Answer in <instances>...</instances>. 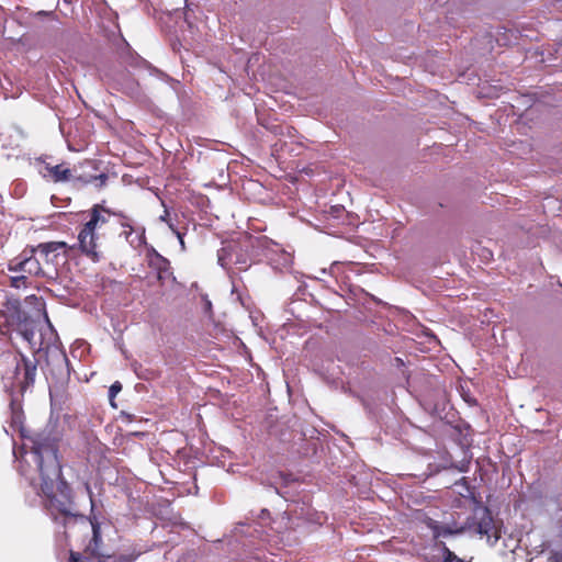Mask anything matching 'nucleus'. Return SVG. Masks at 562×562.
I'll return each mask as SVG.
<instances>
[{
  "instance_id": "obj_6",
  "label": "nucleus",
  "mask_w": 562,
  "mask_h": 562,
  "mask_svg": "<svg viewBox=\"0 0 562 562\" xmlns=\"http://www.w3.org/2000/svg\"><path fill=\"white\" fill-rule=\"evenodd\" d=\"M149 266L157 271V278L159 281L165 282L169 279L172 281L176 280L171 272L169 260L159 255L158 252L155 251L154 255L150 257Z\"/></svg>"
},
{
  "instance_id": "obj_7",
  "label": "nucleus",
  "mask_w": 562,
  "mask_h": 562,
  "mask_svg": "<svg viewBox=\"0 0 562 562\" xmlns=\"http://www.w3.org/2000/svg\"><path fill=\"white\" fill-rule=\"evenodd\" d=\"M475 529L479 535L485 536L488 541L493 539V543H495L499 538L493 518L486 509L482 513Z\"/></svg>"
},
{
  "instance_id": "obj_3",
  "label": "nucleus",
  "mask_w": 562,
  "mask_h": 562,
  "mask_svg": "<svg viewBox=\"0 0 562 562\" xmlns=\"http://www.w3.org/2000/svg\"><path fill=\"white\" fill-rule=\"evenodd\" d=\"M89 521L91 525L92 537L82 554L71 552V562H105L106 560L112 559V557L105 554L101 550L102 538L100 524L97 521L95 517L89 518Z\"/></svg>"
},
{
  "instance_id": "obj_10",
  "label": "nucleus",
  "mask_w": 562,
  "mask_h": 562,
  "mask_svg": "<svg viewBox=\"0 0 562 562\" xmlns=\"http://www.w3.org/2000/svg\"><path fill=\"white\" fill-rule=\"evenodd\" d=\"M235 246L233 245H228V246H224L222 247L218 252H217V261H218V265L224 268V269H227L231 263L233 262V254L235 251Z\"/></svg>"
},
{
  "instance_id": "obj_19",
  "label": "nucleus",
  "mask_w": 562,
  "mask_h": 562,
  "mask_svg": "<svg viewBox=\"0 0 562 562\" xmlns=\"http://www.w3.org/2000/svg\"><path fill=\"white\" fill-rule=\"evenodd\" d=\"M122 225H123V227L128 228V231H125L126 239H128L134 229L130 224H122Z\"/></svg>"
},
{
  "instance_id": "obj_5",
  "label": "nucleus",
  "mask_w": 562,
  "mask_h": 562,
  "mask_svg": "<svg viewBox=\"0 0 562 562\" xmlns=\"http://www.w3.org/2000/svg\"><path fill=\"white\" fill-rule=\"evenodd\" d=\"M98 235L94 231L85 225L78 234V246L80 251L91 261L98 262L101 259V252L98 250Z\"/></svg>"
},
{
  "instance_id": "obj_26",
  "label": "nucleus",
  "mask_w": 562,
  "mask_h": 562,
  "mask_svg": "<svg viewBox=\"0 0 562 562\" xmlns=\"http://www.w3.org/2000/svg\"><path fill=\"white\" fill-rule=\"evenodd\" d=\"M561 560H562V555H561Z\"/></svg>"
},
{
  "instance_id": "obj_13",
  "label": "nucleus",
  "mask_w": 562,
  "mask_h": 562,
  "mask_svg": "<svg viewBox=\"0 0 562 562\" xmlns=\"http://www.w3.org/2000/svg\"><path fill=\"white\" fill-rule=\"evenodd\" d=\"M431 529L434 530V536L436 538L447 537V536L452 535L454 532L449 527L439 526L437 524L431 525Z\"/></svg>"
},
{
  "instance_id": "obj_12",
  "label": "nucleus",
  "mask_w": 562,
  "mask_h": 562,
  "mask_svg": "<svg viewBox=\"0 0 562 562\" xmlns=\"http://www.w3.org/2000/svg\"><path fill=\"white\" fill-rule=\"evenodd\" d=\"M66 247V243L64 241H50V243H44L40 244L35 249L43 256H48L50 252H56L59 249H63Z\"/></svg>"
},
{
  "instance_id": "obj_16",
  "label": "nucleus",
  "mask_w": 562,
  "mask_h": 562,
  "mask_svg": "<svg viewBox=\"0 0 562 562\" xmlns=\"http://www.w3.org/2000/svg\"><path fill=\"white\" fill-rule=\"evenodd\" d=\"M25 279H26V276L24 273H21L20 276H14V277H12V284L14 286L19 288L20 283L21 282L24 283Z\"/></svg>"
},
{
  "instance_id": "obj_4",
  "label": "nucleus",
  "mask_w": 562,
  "mask_h": 562,
  "mask_svg": "<svg viewBox=\"0 0 562 562\" xmlns=\"http://www.w3.org/2000/svg\"><path fill=\"white\" fill-rule=\"evenodd\" d=\"M37 251L32 248L29 251H23L20 256L13 258L9 262V270L12 272H21L25 276H40L42 273V267L38 259L34 256Z\"/></svg>"
},
{
  "instance_id": "obj_8",
  "label": "nucleus",
  "mask_w": 562,
  "mask_h": 562,
  "mask_svg": "<svg viewBox=\"0 0 562 562\" xmlns=\"http://www.w3.org/2000/svg\"><path fill=\"white\" fill-rule=\"evenodd\" d=\"M102 212L110 214L108 210L98 204L94 205L91 210L90 220L85 224V226L95 232L98 227L105 224L108 218L102 214Z\"/></svg>"
},
{
  "instance_id": "obj_24",
  "label": "nucleus",
  "mask_w": 562,
  "mask_h": 562,
  "mask_svg": "<svg viewBox=\"0 0 562 562\" xmlns=\"http://www.w3.org/2000/svg\"><path fill=\"white\" fill-rule=\"evenodd\" d=\"M144 233H145V229L143 228L142 232H140V235L138 236V244H142L144 241Z\"/></svg>"
},
{
  "instance_id": "obj_1",
  "label": "nucleus",
  "mask_w": 562,
  "mask_h": 562,
  "mask_svg": "<svg viewBox=\"0 0 562 562\" xmlns=\"http://www.w3.org/2000/svg\"><path fill=\"white\" fill-rule=\"evenodd\" d=\"M23 443L24 454L20 473L30 484L47 498L52 515L75 516L71 490L61 480V469L57 457V438L46 431L27 437Z\"/></svg>"
},
{
  "instance_id": "obj_9",
  "label": "nucleus",
  "mask_w": 562,
  "mask_h": 562,
  "mask_svg": "<svg viewBox=\"0 0 562 562\" xmlns=\"http://www.w3.org/2000/svg\"><path fill=\"white\" fill-rule=\"evenodd\" d=\"M46 169L55 182L68 181L71 178L70 169L65 168L63 165L47 166Z\"/></svg>"
},
{
  "instance_id": "obj_23",
  "label": "nucleus",
  "mask_w": 562,
  "mask_h": 562,
  "mask_svg": "<svg viewBox=\"0 0 562 562\" xmlns=\"http://www.w3.org/2000/svg\"><path fill=\"white\" fill-rule=\"evenodd\" d=\"M283 262H284V265H288V263H290V262H291V255H290V254H285V255H284Z\"/></svg>"
},
{
  "instance_id": "obj_15",
  "label": "nucleus",
  "mask_w": 562,
  "mask_h": 562,
  "mask_svg": "<svg viewBox=\"0 0 562 562\" xmlns=\"http://www.w3.org/2000/svg\"><path fill=\"white\" fill-rule=\"evenodd\" d=\"M122 390V384L116 381L114 382L110 389H109V397L111 401H113V398L117 395V393Z\"/></svg>"
},
{
  "instance_id": "obj_22",
  "label": "nucleus",
  "mask_w": 562,
  "mask_h": 562,
  "mask_svg": "<svg viewBox=\"0 0 562 562\" xmlns=\"http://www.w3.org/2000/svg\"><path fill=\"white\" fill-rule=\"evenodd\" d=\"M86 488H87V492H88L89 497H90L91 508L93 509L92 491H91V488H90V486L88 484L86 485Z\"/></svg>"
},
{
  "instance_id": "obj_2",
  "label": "nucleus",
  "mask_w": 562,
  "mask_h": 562,
  "mask_svg": "<svg viewBox=\"0 0 562 562\" xmlns=\"http://www.w3.org/2000/svg\"><path fill=\"white\" fill-rule=\"evenodd\" d=\"M45 324L25 323L21 328L22 338L36 353L43 350H48L56 339V333L49 323L47 315H45Z\"/></svg>"
},
{
  "instance_id": "obj_20",
  "label": "nucleus",
  "mask_w": 562,
  "mask_h": 562,
  "mask_svg": "<svg viewBox=\"0 0 562 562\" xmlns=\"http://www.w3.org/2000/svg\"><path fill=\"white\" fill-rule=\"evenodd\" d=\"M168 217H169V212H168V210L166 209V210L164 211V214H162V215H160L159 220H160V221H162V222H166V223H167V222H169V221H170Z\"/></svg>"
},
{
  "instance_id": "obj_17",
  "label": "nucleus",
  "mask_w": 562,
  "mask_h": 562,
  "mask_svg": "<svg viewBox=\"0 0 562 562\" xmlns=\"http://www.w3.org/2000/svg\"><path fill=\"white\" fill-rule=\"evenodd\" d=\"M94 180L99 181V187H103L108 180V176L105 173H101L93 178Z\"/></svg>"
},
{
  "instance_id": "obj_14",
  "label": "nucleus",
  "mask_w": 562,
  "mask_h": 562,
  "mask_svg": "<svg viewBox=\"0 0 562 562\" xmlns=\"http://www.w3.org/2000/svg\"><path fill=\"white\" fill-rule=\"evenodd\" d=\"M443 559L442 562H463L452 551H450L445 544H442Z\"/></svg>"
},
{
  "instance_id": "obj_25",
  "label": "nucleus",
  "mask_w": 562,
  "mask_h": 562,
  "mask_svg": "<svg viewBox=\"0 0 562 562\" xmlns=\"http://www.w3.org/2000/svg\"><path fill=\"white\" fill-rule=\"evenodd\" d=\"M261 514H262V515H266V514L268 515L269 513H268V510L262 509V510H261Z\"/></svg>"
},
{
  "instance_id": "obj_18",
  "label": "nucleus",
  "mask_w": 562,
  "mask_h": 562,
  "mask_svg": "<svg viewBox=\"0 0 562 562\" xmlns=\"http://www.w3.org/2000/svg\"><path fill=\"white\" fill-rule=\"evenodd\" d=\"M176 236H177V238L179 240L181 250L184 251L186 250V244H184V240H183V234L181 232H176Z\"/></svg>"
},
{
  "instance_id": "obj_11",
  "label": "nucleus",
  "mask_w": 562,
  "mask_h": 562,
  "mask_svg": "<svg viewBox=\"0 0 562 562\" xmlns=\"http://www.w3.org/2000/svg\"><path fill=\"white\" fill-rule=\"evenodd\" d=\"M22 364L24 370V383L26 385L33 384L36 375V363L26 358H22Z\"/></svg>"
},
{
  "instance_id": "obj_21",
  "label": "nucleus",
  "mask_w": 562,
  "mask_h": 562,
  "mask_svg": "<svg viewBox=\"0 0 562 562\" xmlns=\"http://www.w3.org/2000/svg\"><path fill=\"white\" fill-rule=\"evenodd\" d=\"M167 225H168L169 229H170L175 235H176V232H180V231L175 226V224H173L171 221L167 222Z\"/></svg>"
}]
</instances>
